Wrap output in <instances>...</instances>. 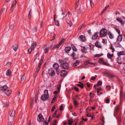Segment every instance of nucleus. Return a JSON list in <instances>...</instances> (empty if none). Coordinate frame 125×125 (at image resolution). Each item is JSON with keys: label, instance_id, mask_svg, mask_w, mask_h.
<instances>
[{"label": "nucleus", "instance_id": "nucleus-1", "mask_svg": "<svg viewBox=\"0 0 125 125\" xmlns=\"http://www.w3.org/2000/svg\"><path fill=\"white\" fill-rule=\"evenodd\" d=\"M9 114L10 115V116H9L8 119L9 120H11V119L12 120L8 123V125H11L12 121L15 117V111L13 110H11L10 111Z\"/></svg>", "mask_w": 125, "mask_h": 125}, {"label": "nucleus", "instance_id": "nucleus-2", "mask_svg": "<svg viewBox=\"0 0 125 125\" xmlns=\"http://www.w3.org/2000/svg\"><path fill=\"white\" fill-rule=\"evenodd\" d=\"M44 93V94L42 95L41 97V100L43 101L48 100L49 98L48 90L46 89L45 90Z\"/></svg>", "mask_w": 125, "mask_h": 125}, {"label": "nucleus", "instance_id": "nucleus-3", "mask_svg": "<svg viewBox=\"0 0 125 125\" xmlns=\"http://www.w3.org/2000/svg\"><path fill=\"white\" fill-rule=\"evenodd\" d=\"M107 33V31L105 29H102L100 31L99 33V35L102 37L106 36Z\"/></svg>", "mask_w": 125, "mask_h": 125}, {"label": "nucleus", "instance_id": "nucleus-4", "mask_svg": "<svg viewBox=\"0 0 125 125\" xmlns=\"http://www.w3.org/2000/svg\"><path fill=\"white\" fill-rule=\"evenodd\" d=\"M61 67L63 69H67L69 67L68 64L67 63L64 62L61 63Z\"/></svg>", "mask_w": 125, "mask_h": 125}, {"label": "nucleus", "instance_id": "nucleus-5", "mask_svg": "<svg viewBox=\"0 0 125 125\" xmlns=\"http://www.w3.org/2000/svg\"><path fill=\"white\" fill-rule=\"evenodd\" d=\"M99 62L100 64L107 66H109V64L105 62L104 60V59L102 58H100L99 59Z\"/></svg>", "mask_w": 125, "mask_h": 125}, {"label": "nucleus", "instance_id": "nucleus-6", "mask_svg": "<svg viewBox=\"0 0 125 125\" xmlns=\"http://www.w3.org/2000/svg\"><path fill=\"white\" fill-rule=\"evenodd\" d=\"M44 119L41 114H39L38 115L37 117L38 121L42 122L43 121Z\"/></svg>", "mask_w": 125, "mask_h": 125}, {"label": "nucleus", "instance_id": "nucleus-7", "mask_svg": "<svg viewBox=\"0 0 125 125\" xmlns=\"http://www.w3.org/2000/svg\"><path fill=\"white\" fill-rule=\"evenodd\" d=\"M48 73L49 75L51 76H54L55 74L54 70L52 69L49 70Z\"/></svg>", "mask_w": 125, "mask_h": 125}, {"label": "nucleus", "instance_id": "nucleus-8", "mask_svg": "<svg viewBox=\"0 0 125 125\" xmlns=\"http://www.w3.org/2000/svg\"><path fill=\"white\" fill-rule=\"evenodd\" d=\"M98 34L99 33L98 32H95L92 36V40H96L98 37Z\"/></svg>", "mask_w": 125, "mask_h": 125}, {"label": "nucleus", "instance_id": "nucleus-9", "mask_svg": "<svg viewBox=\"0 0 125 125\" xmlns=\"http://www.w3.org/2000/svg\"><path fill=\"white\" fill-rule=\"evenodd\" d=\"M90 94V99L89 101V102H92L93 101V99L94 96V94H92L91 92L89 93Z\"/></svg>", "mask_w": 125, "mask_h": 125}, {"label": "nucleus", "instance_id": "nucleus-10", "mask_svg": "<svg viewBox=\"0 0 125 125\" xmlns=\"http://www.w3.org/2000/svg\"><path fill=\"white\" fill-rule=\"evenodd\" d=\"M69 55L73 59H76V58L75 57V53L73 51L71 53H69Z\"/></svg>", "mask_w": 125, "mask_h": 125}, {"label": "nucleus", "instance_id": "nucleus-11", "mask_svg": "<svg viewBox=\"0 0 125 125\" xmlns=\"http://www.w3.org/2000/svg\"><path fill=\"white\" fill-rule=\"evenodd\" d=\"M122 35H119L118 36L117 42L118 43L122 41Z\"/></svg>", "mask_w": 125, "mask_h": 125}, {"label": "nucleus", "instance_id": "nucleus-12", "mask_svg": "<svg viewBox=\"0 0 125 125\" xmlns=\"http://www.w3.org/2000/svg\"><path fill=\"white\" fill-rule=\"evenodd\" d=\"M67 74V72L65 70H62L61 73V75L62 77L65 76Z\"/></svg>", "mask_w": 125, "mask_h": 125}, {"label": "nucleus", "instance_id": "nucleus-13", "mask_svg": "<svg viewBox=\"0 0 125 125\" xmlns=\"http://www.w3.org/2000/svg\"><path fill=\"white\" fill-rule=\"evenodd\" d=\"M8 87L6 85L0 87V90L5 92Z\"/></svg>", "mask_w": 125, "mask_h": 125}, {"label": "nucleus", "instance_id": "nucleus-14", "mask_svg": "<svg viewBox=\"0 0 125 125\" xmlns=\"http://www.w3.org/2000/svg\"><path fill=\"white\" fill-rule=\"evenodd\" d=\"M104 74L106 76L108 77L112 78L114 77V76L111 74H110L107 73H104Z\"/></svg>", "mask_w": 125, "mask_h": 125}, {"label": "nucleus", "instance_id": "nucleus-15", "mask_svg": "<svg viewBox=\"0 0 125 125\" xmlns=\"http://www.w3.org/2000/svg\"><path fill=\"white\" fill-rule=\"evenodd\" d=\"M125 97V94L122 92H121L120 93V99L121 100H123Z\"/></svg>", "mask_w": 125, "mask_h": 125}, {"label": "nucleus", "instance_id": "nucleus-16", "mask_svg": "<svg viewBox=\"0 0 125 125\" xmlns=\"http://www.w3.org/2000/svg\"><path fill=\"white\" fill-rule=\"evenodd\" d=\"M108 34L110 39H112L114 38V36L113 34L110 31H108Z\"/></svg>", "mask_w": 125, "mask_h": 125}, {"label": "nucleus", "instance_id": "nucleus-17", "mask_svg": "<svg viewBox=\"0 0 125 125\" xmlns=\"http://www.w3.org/2000/svg\"><path fill=\"white\" fill-rule=\"evenodd\" d=\"M81 49L82 52L85 53H87V48H85V47L83 46L82 47Z\"/></svg>", "mask_w": 125, "mask_h": 125}, {"label": "nucleus", "instance_id": "nucleus-18", "mask_svg": "<svg viewBox=\"0 0 125 125\" xmlns=\"http://www.w3.org/2000/svg\"><path fill=\"white\" fill-rule=\"evenodd\" d=\"M71 49V48L70 47H66L65 49V51L66 53H68Z\"/></svg>", "mask_w": 125, "mask_h": 125}, {"label": "nucleus", "instance_id": "nucleus-19", "mask_svg": "<svg viewBox=\"0 0 125 125\" xmlns=\"http://www.w3.org/2000/svg\"><path fill=\"white\" fill-rule=\"evenodd\" d=\"M117 54L119 56L121 55H125V51H120L117 53Z\"/></svg>", "mask_w": 125, "mask_h": 125}, {"label": "nucleus", "instance_id": "nucleus-20", "mask_svg": "<svg viewBox=\"0 0 125 125\" xmlns=\"http://www.w3.org/2000/svg\"><path fill=\"white\" fill-rule=\"evenodd\" d=\"M12 91L11 90H6L4 92L8 96H9L10 94Z\"/></svg>", "mask_w": 125, "mask_h": 125}, {"label": "nucleus", "instance_id": "nucleus-21", "mask_svg": "<svg viewBox=\"0 0 125 125\" xmlns=\"http://www.w3.org/2000/svg\"><path fill=\"white\" fill-rule=\"evenodd\" d=\"M43 48V50L45 51V53H48L49 51V47H47L46 46H45Z\"/></svg>", "mask_w": 125, "mask_h": 125}, {"label": "nucleus", "instance_id": "nucleus-22", "mask_svg": "<svg viewBox=\"0 0 125 125\" xmlns=\"http://www.w3.org/2000/svg\"><path fill=\"white\" fill-rule=\"evenodd\" d=\"M66 21L67 23L69 24L70 26H71L72 25V23L70 21V19L69 17L66 19Z\"/></svg>", "mask_w": 125, "mask_h": 125}, {"label": "nucleus", "instance_id": "nucleus-23", "mask_svg": "<svg viewBox=\"0 0 125 125\" xmlns=\"http://www.w3.org/2000/svg\"><path fill=\"white\" fill-rule=\"evenodd\" d=\"M116 20L117 21H119L121 24H123V25H124V22L123 21V20L121 19V18H118L116 19Z\"/></svg>", "mask_w": 125, "mask_h": 125}, {"label": "nucleus", "instance_id": "nucleus-24", "mask_svg": "<svg viewBox=\"0 0 125 125\" xmlns=\"http://www.w3.org/2000/svg\"><path fill=\"white\" fill-rule=\"evenodd\" d=\"M67 122L69 125H71V124H72V123L73 122V121L72 119L71 118L69 119H68L67 120Z\"/></svg>", "mask_w": 125, "mask_h": 125}, {"label": "nucleus", "instance_id": "nucleus-25", "mask_svg": "<svg viewBox=\"0 0 125 125\" xmlns=\"http://www.w3.org/2000/svg\"><path fill=\"white\" fill-rule=\"evenodd\" d=\"M12 47L14 51L15 52H16L18 48V45L17 44H15L13 45Z\"/></svg>", "mask_w": 125, "mask_h": 125}, {"label": "nucleus", "instance_id": "nucleus-26", "mask_svg": "<svg viewBox=\"0 0 125 125\" xmlns=\"http://www.w3.org/2000/svg\"><path fill=\"white\" fill-rule=\"evenodd\" d=\"M59 65L56 63H55L53 65V67L55 69H57L59 67Z\"/></svg>", "mask_w": 125, "mask_h": 125}, {"label": "nucleus", "instance_id": "nucleus-27", "mask_svg": "<svg viewBox=\"0 0 125 125\" xmlns=\"http://www.w3.org/2000/svg\"><path fill=\"white\" fill-rule=\"evenodd\" d=\"M7 10L5 8H3L2 9L1 11V13H3V14H5Z\"/></svg>", "mask_w": 125, "mask_h": 125}, {"label": "nucleus", "instance_id": "nucleus-28", "mask_svg": "<svg viewBox=\"0 0 125 125\" xmlns=\"http://www.w3.org/2000/svg\"><path fill=\"white\" fill-rule=\"evenodd\" d=\"M85 37L83 35H81L79 37V39L82 42H84V37Z\"/></svg>", "mask_w": 125, "mask_h": 125}, {"label": "nucleus", "instance_id": "nucleus-29", "mask_svg": "<svg viewBox=\"0 0 125 125\" xmlns=\"http://www.w3.org/2000/svg\"><path fill=\"white\" fill-rule=\"evenodd\" d=\"M95 45L96 47L98 48H101L102 47V46L100 43L98 41L97 42L95 43Z\"/></svg>", "mask_w": 125, "mask_h": 125}, {"label": "nucleus", "instance_id": "nucleus-30", "mask_svg": "<svg viewBox=\"0 0 125 125\" xmlns=\"http://www.w3.org/2000/svg\"><path fill=\"white\" fill-rule=\"evenodd\" d=\"M80 63V62L79 61L77 60L73 64V65L74 66L76 67L77 65H78Z\"/></svg>", "mask_w": 125, "mask_h": 125}, {"label": "nucleus", "instance_id": "nucleus-31", "mask_svg": "<svg viewBox=\"0 0 125 125\" xmlns=\"http://www.w3.org/2000/svg\"><path fill=\"white\" fill-rule=\"evenodd\" d=\"M84 64L86 65H88L89 64H93V65H96L97 64V63H90V62H89V61H86V62H85Z\"/></svg>", "mask_w": 125, "mask_h": 125}, {"label": "nucleus", "instance_id": "nucleus-32", "mask_svg": "<svg viewBox=\"0 0 125 125\" xmlns=\"http://www.w3.org/2000/svg\"><path fill=\"white\" fill-rule=\"evenodd\" d=\"M84 64L86 65H88L89 64H93V65H96L97 64V63H90V62H89V61H86V62H85Z\"/></svg>", "mask_w": 125, "mask_h": 125}, {"label": "nucleus", "instance_id": "nucleus-33", "mask_svg": "<svg viewBox=\"0 0 125 125\" xmlns=\"http://www.w3.org/2000/svg\"><path fill=\"white\" fill-rule=\"evenodd\" d=\"M17 3V1L15 0L14 1L13 3H12V4L11 5V8L12 9L13 8V7H14L16 4Z\"/></svg>", "mask_w": 125, "mask_h": 125}, {"label": "nucleus", "instance_id": "nucleus-34", "mask_svg": "<svg viewBox=\"0 0 125 125\" xmlns=\"http://www.w3.org/2000/svg\"><path fill=\"white\" fill-rule=\"evenodd\" d=\"M116 60L117 62L120 64L122 63V61L121 58L119 57H118L116 59Z\"/></svg>", "mask_w": 125, "mask_h": 125}, {"label": "nucleus", "instance_id": "nucleus-35", "mask_svg": "<svg viewBox=\"0 0 125 125\" xmlns=\"http://www.w3.org/2000/svg\"><path fill=\"white\" fill-rule=\"evenodd\" d=\"M113 54H111L110 53H108L107 54V56L108 58H111L113 57Z\"/></svg>", "mask_w": 125, "mask_h": 125}, {"label": "nucleus", "instance_id": "nucleus-36", "mask_svg": "<svg viewBox=\"0 0 125 125\" xmlns=\"http://www.w3.org/2000/svg\"><path fill=\"white\" fill-rule=\"evenodd\" d=\"M11 71L10 69H8L6 73V75L7 76H9L10 75Z\"/></svg>", "mask_w": 125, "mask_h": 125}, {"label": "nucleus", "instance_id": "nucleus-37", "mask_svg": "<svg viewBox=\"0 0 125 125\" xmlns=\"http://www.w3.org/2000/svg\"><path fill=\"white\" fill-rule=\"evenodd\" d=\"M109 7V6H107L105 7V8L101 12L100 14L102 15L104 12L108 8V7Z\"/></svg>", "mask_w": 125, "mask_h": 125}, {"label": "nucleus", "instance_id": "nucleus-38", "mask_svg": "<svg viewBox=\"0 0 125 125\" xmlns=\"http://www.w3.org/2000/svg\"><path fill=\"white\" fill-rule=\"evenodd\" d=\"M77 85L80 87L82 88H83L84 87L83 84V83H81V84H77Z\"/></svg>", "mask_w": 125, "mask_h": 125}, {"label": "nucleus", "instance_id": "nucleus-39", "mask_svg": "<svg viewBox=\"0 0 125 125\" xmlns=\"http://www.w3.org/2000/svg\"><path fill=\"white\" fill-rule=\"evenodd\" d=\"M79 0H77L75 2V7L76 8L79 6Z\"/></svg>", "mask_w": 125, "mask_h": 125}, {"label": "nucleus", "instance_id": "nucleus-40", "mask_svg": "<svg viewBox=\"0 0 125 125\" xmlns=\"http://www.w3.org/2000/svg\"><path fill=\"white\" fill-rule=\"evenodd\" d=\"M110 47V49L112 50V52H113L115 51V50L113 45L111 44Z\"/></svg>", "mask_w": 125, "mask_h": 125}, {"label": "nucleus", "instance_id": "nucleus-41", "mask_svg": "<svg viewBox=\"0 0 125 125\" xmlns=\"http://www.w3.org/2000/svg\"><path fill=\"white\" fill-rule=\"evenodd\" d=\"M62 15H63V18H64L66 16V15H67V14H65V12H63V9H62Z\"/></svg>", "mask_w": 125, "mask_h": 125}, {"label": "nucleus", "instance_id": "nucleus-42", "mask_svg": "<svg viewBox=\"0 0 125 125\" xmlns=\"http://www.w3.org/2000/svg\"><path fill=\"white\" fill-rule=\"evenodd\" d=\"M61 44H60V43H59L58 44H56L55 45L53 48H52V49H53L54 48H58L60 46V45Z\"/></svg>", "mask_w": 125, "mask_h": 125}, {"label": "nucleus", "instance_id": "nucleus-43", "mask_svg": "<svg viewBox=\"0 0 125 125\" xmlns=\"http://www.w3.org/2000/svg\"><path fill=\"white\" fill-rule=\"evenodd\" d=\"M56 97H57V96L56 95H55L54 96V97H53V98L52 99V103H53L55 102V100L56 99Z\"/></svg>", "mask_w": 125, "mask_h": 125}, {"label": "nucleus", "instance_id": "nucleus-44", "mask_svg": "<svg viewBox=\"0 0 125 125\" xmlns=\"http://www.w3.org/2000/svg\"><path fill=\"white\" fill-rule=\"evenodd\" d=\"M31 9L30 11V12L29 13V14L28 16V17L29 19H30L31 18Z\"/></svg>", "mask_w": 125, "mask_h": 125}, {"label": "nucleus", "instance_id": "nucleus-45", "mask_svg": "<svg viewBox=\"0 0 125 125\" xmlns=\"http://www.w3.org/2000/svg\"><path fill=\"white\" fill-rule=\"evenodd\" d=\"M103 55V54L102 53H101L100 54H96L94 55V57H99L100 56H102Z\"/></svg>", "mask_w": 125, "mask_h": 125}, {"label": "nucleus", "instance_id": "nucleus-46", "mask_svg": "<svg viewBox=\"0 0 125 125\" xmlns=\"http://www.w3.org/2000/svg\"><path fill=\"white\" fill-rule=\"evenodd\" d=\"M102 82L101 81H99L97 84V86H99L101 85L102 84Z\"/></svg>", "mask_w": 125, "mask_h": 125}, {"label": "nucleus", "instance_id": "nucleus-47", "mask_svg": "<svg viewBox=\"0 0 125 125\" xmlns=\"http://www.w3.org/2000/svg\"><path fill=\"white\" fill-rule=\"evenodd\" d=\"M14 27V25L13 24L10 25L9 27V29L10 30H12Z\"/></svg>", "mask_w": 125, "mask_h": 125}, {"label": "nucleus", "instance_id": "nucleus-48", "mask_svg": "<svg viewBox=\"0 0 125 125\" xmlns=\"http://www.w3.org/2000/svg\"><path fill=\"white\" fill-rule=\"evenodd\" d=\"M72 47L73 49V51H77V49L75 47L74 45H72Z\"/></svg>", "mask_w": 125, "mask_h": 125}, {"label": "nucleus", "instance_id": "nucleus-49", "mask_svg": "<svg viewBox=\"0 0 125 125\" xmlns=\"http://www.w3.org/2000/svg\"><path fill=\"white\" fill-rule=\"evenodd\" d=\"M25 74H24L23 76H22L21 79V81H24V78H25Z\"/></svg>", "mask_w": 125, "mask_h": 125}, {"label": "nucleus", "instance_id": "nucleus-50", "mask_svg": "<svg viewBox=\"0 0 125 125\" xmlns=\"http://www.w3.org/2000/svg\"><path fill=\"white\" fill-rule=\"evenodd\" d=\"M84 24H82L79 27L78 29V30H80L83 27V26H84Z\"/></svg>", "mask_w": 125, "mask_h": 125}, {"label": "nucleus", "instance_id": "nucleus-51", "mask_svg": "<svg viewBox=\"0 0 125 125\" xmlns=\"http://www.w3.org/2000/svg\"><path fill=\"white\" fill-rule=\"evenodd\" d=\"M65 40V39L62 38L61 41L60 42H59L60 44H61V45L64 42Z\"/></svg>", "mask_w": 125, "mask_h": 125}, {"label": "nucleus", "instance_id": "nucleus-52", "mask_svg": "<svg viewBox=\"0 0 125 125\" xmlns=\"http://www.w3.org/2000/svg\"><path fill=\"white\" fill-rule=\"evenodd\" d=\"M32 48H29L28 50V53L29 54H30Z\"/></svg>", "mask_w": 125, "mask_h": 125}, {"label": "nucleus", "instance_id": "nucleus-53", "mask_svg": "<svg viewBox=\"0 0 125 125\" xmlns=\"http://www.w3.org/2000/svg\"><path fill=\"white\" fill-rule=\"evenodd\" d=\"M116 31L119 35L120 34V31L118 28H116Z\"/></svg>", "mask_w": 125, "mask_h": 125}, {"label": "nucleus", "instance_id": "nucleus-54", "mask_svg": "<svg viewBox=\"0 0 125 125\" xmlns=\"http://www.w3.org/2000/svg\"><path fill=\"white\" fill-rule=\"evenodd\" d=\"M74 89L76 91L78 92L79 91V89L76 87H75L74 88Z\"/></svg>", "mask_w": 125, "mask_h": 125}, {"label": "nucleus", "instance_id": "nucleus-55", "mask_svg": "<svg viewBox=\"0 0 125 125\" xmlns=\"http://www.w3.org/2000/svg\"><path fill=\"white\" fill-rule=\"evenodd\" d=\"M40 65L41 64H40V65H39L38 66L37 68L36 71L37 72H38L40 70Z\"/></svg>", "mask_w": 125, "mask_h": 125}, {"label": "nucleus", "instance_id": "nucleus-56", "mask_svg": "<svg viewBox=\"0 0 125 125\" xmlns=\"http://www.w3.org/2000/svg\"><path fill=\"white\" fill-rule=\"evenodd\" d=\"M102 89V88L101 87H100L99 88H97V92L98 94L100 92V91Z\"/></svg>", "mask_w": 125, "mask_h": 125}, {"label": "nucleus", "instance_id": "nucleus-57", "mask_svg": "<svg viewBox=\"0 0 125 125\" xmlns=\"http://www.w3.org/2000/svg\"><path fill=\"white\" fill-rule=\"evenodd\" d=\"M73 102L75 106H76L77 105L78 103L77 102V101L74 100Z\"/></svg>", "mask_w": 125, "mask_h": 125}, {"label": "nucleus", "instance_id": "nucleus-58", "mask_svg": "<svg viewBox=\"0 0 125 125\" xmlns=\"http://www.w3.org/2000/svg\"><path fill=\"white\" fill-rule=\"evenodd\" d=\"M55 25L57 26H59V23L58 21H55Z\"/></svg>", "mask_w": 125, "mask_h": 125}, {"label": "nucleus", "instance_id": "nucleus-59", "mask_svg": "<svg viewBox=\"0 0 125 125\" xmlns=\"http://www.w3.org/2000/svg\"><path fill=\"white\" fill-rule=\"evenodd\" d=\"M106 103H108L110 102V100L108 98H107L105 100Z\"/></svg>", "mask_w": 125, "mask_h": 125}, {"label": "nucleus", "instance_id": "nucleus-60", "mask_svg": "<svg viewBox=\"0 0 125 125\" xmlns=\"http://www.w3.org/2000/svg\"><path fill=\"white\" fill-rule=\"evenodd\" d=\"M43 61V58H42L41 57V59L40 60V63H39V65L41 64V65H40V66H41L42 63V62Z\"/></svg>", "mask_w": 125, "mask_h": 125}, {"label": "nucleus", "instance_id": "nucleus-61", "mask_svg": "<svg viewBox=\"0 0 125 125\" xmlns=\"http://www.w3.org/2000/svg\"><path fill=\"white\" fill-rule=\"evenodd\" d=\"M48 123L46 121H44L43 123V125H48Z\"/></svg>", "mask_w": 125, "mask_h": 125}, {"label": "nucleus", "instance_id": "nucleus-62", "mask_svg": "<svg viewBox=\"0 0 125 125\" xmlns=\"http://www.w3.org/2000/svg\"><path fill=\"white\" fill-rule=\"evenodd\" d=\"M31 45L32 46H35L36 45V43L35 42H33L32 43Z\"/></svg>", "mask_w": 125, "mask_h": 125}, {"label": "nucleus", "instance_id": "nucleus-63", "mask_svg": "<svg viewBox=\"0 0 125 125\" xmlns=\"http://www.w3.org/2000/svg\"><path fill=\"white\" fill-rule=\"evenodd\" d=\"M57 121L56 120H55L54 121H53L52 123L53 125H56V124Z\"/></svg>", "mask_w": 125, "mask_h": 125}, {"label": "nucleus", "instance_id": "nucleus-64", "mask_svg": "<svg viewBox=\"0 0 125 125\" xmlns=\"http://www.w3.org/2000/svg\"><path fill=\"white\" fill-rule=\"evenodd\" d=\"M63 106L62 105L60 107L59 110L60 111L62 110L63 108Z\"/></svg>", "mask_w": 125, "mask_h": 125}]
</instances>
